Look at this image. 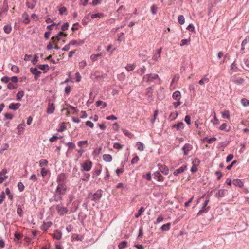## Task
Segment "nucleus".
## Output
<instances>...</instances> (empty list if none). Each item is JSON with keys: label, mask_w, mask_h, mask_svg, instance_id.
Instances as JSON below:
<instances>
[{"label": "nucleus", "mask_w": 249, "mask_h": 249, "mask_svg": "<svg viewBox=\"0 0 249 249\" xmlns=\"http://www.w3.org/2000/svg\"><path fill=\"white\" fill-rule=\"evenodd\" d=\"M55 208L58 214L61 216L68 213H69L70 212V210L67 207H65L62 203L56 205Z\"/></svg>", "instance_id": "f257e3e1"}, {"label": "nucleus", "mask_w": 249, "mask_h": 249, "mask_svg": "<svg viewBox=\"0 0 249 249\" xmlns=\"http://www.w3.org/2000/svg\"><path fill=\"white\" fill-rule=\"evenodd\" d=\"M21 106L20 103H12L9 106V108L11 110H16L18 109Z\"/></svg>", "instance_id": "dca6fc26"}, {"label": "nucleus", "mask_w": 249, "mask_h": 249, "mask_svg": "<svg viewBox=\"0 0 249 249\" xmlns=\"http://www.w3.org/2000/svg\"><path fill=\"white\" fill-rule=\"evenodd\" d=\"M39 166H47L48 161L46 159H41L39 162Z\"/></svg>", "instance_id": "a18cd8bd"}, {"label": "nucleus", "mask_w": 249, "mask_h": 249, "mask_svg": "<svg viewBox=\"0 0 249 249\" xmlns=\"http://www.w3.org/2000/svg\"><path fill=\"white\" fill-rule=\"evenodd\" d=\"M146 71V68L144 66H142L137 70V73L140 75H143Z\"/></svg>", "instance_id": "4c0bfd02"}, {"label": "nucleus", "mask_w": 249, "mask_h": 249, "mask_svg": "<svg viewBox=\"0 0 249 249\" xmlns=\"http://www.w3.org/2000/svg\"><path fill=\"white\" fill-rule=\"evenodd\" d=\"M241 104L244 107H247L249 106V100L246 98H242L241 100Z\"/></svg>", "instance_id": "de8ad7c7"}, {"label": "nucleus", "mask_w": 249, "mask_h": 249, "mask_svg": "<svg viewBox=\"0 0 249 249\" xmlns=\"http://www.w3.org/2000/svg\"><path fill=\"white\" fill-rule=\"evenodd\" d=\"M219 129L221 130H225L226 132H229L230 131V128L227 129V124L226 123L222 124L220 126Z\"/></svg>", "instance_id": "c03bdc74"}, {"label": "nucleus", "mask_w": 249, "mask_h": 249, "mask_svg": "<svg viewBox=\"0 0 249 249\" xmlns=\"http://www.w3.org/2000/svg\"><path fill=\"white\" fill-rule=\"evenodd\" d=\"M227 191L225 189H220L216 193L215 196L218 198L223 197L225 196Z\"/></svg>", "instance_id": "4be33fe9"}, {"label": "nucleus", "mask_w": 249, "mask_h": 249, "mask_svg": "<svg viewBox=\"0 0 249 249\" xmlns=\"http://www.w3.org/2000/svg\"><path fill=\"white\" fill-rule=\"evenodd\" d=\"M59 13L60 15H67V9L65 7L60 8L59 9Z\"/></svg>", "instance_id": "4d7b16f0"}, {"label": "nucleus", "mask_w": 249, "mask_h": 249, "mask_svg": "<svg viewBox=\"0 0 249 249\" xmlns=\"http://www.w3.org/2000/svg\"><path fill=\"white\" fill-rule=\"evenodd\" d=\"M154 178L158 181H163L164 178L159 172H156L153 174Z\"/></svg>", "instance_id": "2eb2a0df"}, {"label": "nucleus", "mask_w": 249, "mask_h": 249, "mask_svg": "<svg viewBox=\"0 0 249 249\" xmlns=\"http://www.w3.org/2000/svg\"><path fill=\"white\" fill-rule=\"evenodd\" d=\"M181 97L180 92L178 90L176 91L172 94V98L176 100H180Z\"/></svg>", "instance_id": "b1692460"}, {"label": "nucleus", "mask_w": 249, "mask_h": 249, "mask_svg": "<svg viewBox=\"0 0 249 249\" xmlns=\"http://www.w3.org/2000/svg\"><path fill=\"white\" fill-rule=\"evenodd\" d=\"M123 145L120 144L118 142H115L113 144V147L116 149H121L123 148Z\"/></svg>", "instance_id": "338daca9"}, {"label": "nucleus", "mask_w": 249, "mask_h": 249, "mask_svg": "<svg viewBox=\"0 0 249 249\" xmlns=\"http://www.w3.org/2000/svg\"><path fill=\"white\" fill-rule=\"evenodd\" d=\"M89 14L85 16L82 20V23L83 25H86L89 21Z\"/></svg>", "instance_id": "473e14b6"}, {"label": "nucleus", "mask_w": 249, "mask_h": 249, "mask_svg": "<svg viewBox=\"0 0 249 249\" xmlns=\"http://www.w3.org/2000/svg\"><path fill=\"white\" fill-rule=\"evenodd\" d=\"M232 81L237 85H241L244 82V79L241 77H233Z\"/></svg>", "instance_id": "a878e982"}, {"label": "nucleus", "mask_w": 249, "mask_h": 249, "mask_svg": "<svg viewBox=\"0 0 249 249\" xmlns=\"http://www.w3.org/2000/svg\"><path fill=\"white\" fill-rule=\"evenodd\" d=\"M66 192L67 186L66 185L58 184L55 193H56L57 194H60L63 196L66 193Z\"/></svg>", "instance_id": "39448f33"}, {"label": "nucleus", "mask_w": 249, "mask_h": 249, "mask_svg": "<svg viewBox=\"0 0 249 249\" xmlns=\"http://www.w3.org/2000/svg\"><path fill=\"white\" fill-rule=\"evenodd\" d=\"M30 71L34 75V79L36 80L40 76L41 71L37 70V68H31Z\"/></svg>", "instance_id": "6e6552de"}, {"label": "nucleus", "mask_w": 249, "mask_h": 249, "mask_svg": "<svg viewBox=\"0 0 249 249\" xmlns=\"http://www.w3.org/2000/svg\"><path fill=\"white\" fill-rule=\"evenodd\" d=\"M67 34L62 32H59L55 36H53L51 38V40L55 43H57L60 40L62 39L63 37H66Z\"/></svg>", "instance_id": "20e7f679"}, {"label": "nucleus", "mask_w": 249, "mask_h": 249, "mask_svg": "<svg viewBox=\"0 0 249 249\" xmlns=\"http://www.w3.org/2000/svg\"><path fill=\"white\" fill-rule=\"evenodd\" d=\"M6 193L8 196V198L10 199L11 200H12L13 199V195L10 193V189L9 188H7L6 189Z\"/></svg>", "instance_id": "680f3d73"}, {"label": "nucleus", "mask_w": 249, "mask_h": 249, "mask_svg": "<svg viewBox=\"0 0 249 249\" xmlns=\"http://www.w3.org/2000/svg\"><path fill=\"white\" fill-rule=\"evenodd\" d=\"M102 55V53H98V54H92L91 56H90V59L91 60L94 62V61H95L97 60V57H100Z\"/></svg>", "instance_id": "09e8293b"}, {"label": "nucleus", "mask_w": 249, "mask_h": 249, "mask_svg": "<svg viewBox=\"0 0 249 249\" xmlns=\"http://www.w3.org/2000/svg\"><path fill=\"white\" fill-rule=\"evenodd\" d=\"M159 78V75L155 73H150L144 75L142 81L145 82H150Z\"/></svg>", "instance_id": "7ed1b4c3"}, {"label": "nucleus", "mask_w": 249, "mask_h": 249, "mask_svg": "<svg viewBox=\"0 0 249 249\" xmlns=\"http://www.w3.org/2000/svg\"><path fill=\"white\" fill-rule=\"evenodd\" d=\"M3 30L6 34H9L12 31V26L9 24L5 25L3 27Z\"/></svg>", "instance_id": "f704fd0d"}, {"label": "nucleus", "mask_w": 249, "mask_h": 249, "mask_svg": "<svg viewBox=\"0 0 249 249\" xmlns=\"http://www.w3.org/2000/svg\"><path fill=\"white\" fill-rule=\"evenodd\" d=\"M62 233L60 230H56L54 231V233L53 234V237L56 240H60L62 238Z\"/></svg>", "instance_id": "4468645a"}, {"label": "nucleus", "mask_w": 249, "mask_h": 249, "mask_svg": "<svg viewBox=\"0 0 249 249\" xmlns=\"http://www.w3.org/2000/svg\"><path fill=\"white\" fill-rule=\"evenodd\" d=\"M249 42V35L247 36L242 41L241 43V50L243 51L245 50V46Z\"/></svg>", "instance_id": "c756f323"}, {"label": "nucleus", "mask_w": 249, "mask_h": 249, "mask_svg": "<svg viewBox=\"0 0 249 249\" xmlns=\"http://www.w3.org/2000/svg\"><path fill=\"white\" fill-rule=\"evenodd\" d=\"M52 223L50 221L47 222H44L43 224L41 226L40 229L42 231H46L49 229V228L52 226Z\"/></svg>", "instance_id": "a211bd4d"}, {"label": "nucleus", "mask_w": 249, "mask_h": 249, "mask_svg": "<svg viewBox=\"0 0 249 249\" xmlns=\"http://www.w3.org/2000/svg\"><path fill=\"white\" fill-rule=\"evenodd\" d=\"M17 88V84H15L14 83H12V82H9L8 84V85H7V88L10 89V90H12V89H15Z\"/></svg>", "instance_id": "37998d69"}, {"label": "nucleus", "mask_w": 249, "mask_h": 249, "mask_svg": "<svg viewBox=\"0 0 249 249\" xmlns=\"http://www.w3.org/2000/svg\"><path fill=\"white\" fill-rule=\"evenodd\" d=\"M101 105H102V107H101L102 109L104 108L107 106V104L106 102H103L101 100H98L96 102V105L97 107H99Z\"/></svg>", "instance_id": "ea45409f"}, {"label": "nucleus", "mask_w": 249, "mask_h": 249, "mask_svg": "<svg viewBox=\"0 0 249 249\" xmlns=\"http://www.w3.org/2000/svg\"><path fill=\"white\" fill-rule=\"evenodd\" d=\"M67 127L64 123H62L59 126L58 128L57 129L58 132H63L65 130H66Z\"/></svg>", "instance_id": "79ce46f5"}, {"label": "nucleus", "mask_w": 249, "mask_h": 249, "mask_svg": "<svg viewBox=\"0 0 249 249\" xmlns=\"http://www.w3.org/2000/svg\"><path fill=\"white\" fill-rule=\"evenodd\" d=\"M90 175L89 173H84L81 178V179L83 181H87L89 180Z\"/></svg>", "instance_id": "8fccbe9b"}, {"label": "nucleus", "mask_w": 249, "mask_h": 249, "mask_svg": "<svg viewBox=\"0 0 249 249\" xmlns=\"http://www.w3.org/2000/svg\"><path fill=\"white\" fill-rule=\"evenodd\" d=\"M143 178H145L148 181H150L151 180V174L150 172L147 173L145 175H143Z\"/></svg>", "instance_id": "774afa93"}, {"label": "nucleus", "mask_w": 249, "mask_h": 249, "mask_svg": "<svg viewBox=\"0 0 249 249\" xmlns=\"http://www.w3.org/2000/svg\"><path fill=\"white\" fill-rule=\"evenodd\" d=\"M187 166L185 165H183L180 167L179 168L176 169L173 172V175L175 176H178V174L183 173L186 169Z\"/></svg>", "instance_id": "f8f14e48"}, {"label": "nucleus", "mask_w": 249, "mask_h": 249, "mask_svg": "<svg viewBox=\"0 0 249 249\" xmlns=\"http://www.w3.org/2000/svg\"><path fill=\"white\" fill-rule=\"evenodd\" d=\"M102 190L101 189L98 190L93 195L91 193H89L88 195L89 198H90V196H92L91 198V200L94 201L95 202H97L102 196Z\"/></svg>", "instance_id": "f03ea898"}, {"label": "nucleus", "mask_w": 249, "mask_h": 249, "mask_svg": "<svg viewBox=\"0 0 249 249\" xmlns=\"http://www.w3.org/2000/svg\"><path fill=\"white\" fill-rule=\"evenodd\" d=\"M101 173V169H96V170H94L93 172H92V177L93 178H94L95 176H99Z\"/></svg>", "instance_id": "6e6d98bb"}, {"label": "nucleus", "mask_w": 249, "mask_h": 249, "mask_svg": "<svg viewBox=\"0 0 249 249\" xmlns=\"http://www.w3.org/2000/svg\"><path fill=\"white\" fill-rule=\"evenodd\" d=\"M159 168L161 172L163 174L167 175L169 172V169L165 165H159Z\"/></svg>", "instance_id": "f3484780"}, {"label": "nucleus", "mask_w": 249, "mask_h": 249, "mask_svg": "<svg viewBox=\"0 0 249 249\" xmlns=\"http://www.w3.org/2000/svg\"><path fill=\"white\" fill-rule=\"evenodd\" d=\"M104 16V14L103 13H97L91 15V18L92 19L96 18H101Z\"/></svg>", "instance_id": "72a5a7b5"}, {"label": "nucleus", "mask_w": 249, "mask_h": 249, "mask_svg": "<svg viewBox=\"0 0 249 249\" xmlns=\"http://www.w3.org/2000/svg\"><path fill=\"white\" fill-rule=\"evenodd\" d=\"M162 48H160L156 50V52L152 56V59L155 61H157L161 57Z\"/></svg>", "instance_id": "9d476101"}, {"label": "nucleus", "mask_w": 249, "mask_h": 249, "mask_svg": "<svg viewBox=\"0 0 249 249\" xmlns=\"http://www.w3.org/2000/svg\"><path fill=\"white\" fill-rule=\"evenodd\" d=\"M210 206H207V207L202 206V208L199 210V211L198 212L197 215H200L203 213H206L208 212V211L210 210Z\"/></svg>", "instance_id": "412c9836"}, {"label": "nucleus", "mask_w": 249, "mask_h": 249, "mask_svg": "<svg viewBox=\"0 0 249 249\" xmlns=\"http://www.w3.org/2000/svg\"><path fill=\"white\" fill-rule=\"evenodd\" d=\"M193 146L189 143H185L182 148L184 155L186 156L189 152L192 149Z\"/></svg>", "instance_id": "1a4fd4ad"}, {"label": "nucleus", "mask_w": 249, "mask_h": 249, "mask_svg": "<svg viewBox=\"0 0 249 249\" xmlns=\"http://www.w3.org/2000/svg\"><path fill=\"white\" fill-rule=\"evenodd\" d=\"M127 244V242L125 241H122L118 245V247L119 249H123L126 246Z\"/></svg>", "instance_id": "13d9d810"}, {"label": "nucleus", "mask_w": 249, "mask_h": 249, "mask_svg": "<svg viewBox=\"0 0 249 249\" xmlns=\"http://www.w3.org/2000/svg\"><path fill=\"white\" fill-rule=\"evenodd\" d=\"M66 145L68 146L69 149H74L75 147V144L72 142H69L67 143H66Z\"/></svg>", "instance_id": "bf43d9fd"}, {"label": "nucleus", "mask_w": 249, "mask_h": 249, "mask_svg": "<svg viewBox=\"0 0 249 249\" xmlns=\"http://www.w3.org/2000/svg\"><path fill=\"white\" fill-rule=\"evenodd\" d=\"M66 179V176L64 173L59 174L57 178V183L58 184H65V180Z\"/></svg>", "instance_id": "0eeeda50"}, {"label": "nucleus", "mask_w": 249, "mask_h": 249, "mask_svg": "<svg viewBox=\"0 0 249 249\" xmlns=\"http://www.w3.org/2000/svg\"><path fill=\"white\" fill-rule=\"evenodd\" d=\"M53 198L55 202L61 201L63 200V196L60 194H57L56 193H54Z\"/></svg>", "instance_id": "393cba45"}, {"label": "nucleus", "mask_w": 249, "mask_h": 249, "mask_svg": "<svg viewBox=\"0 0 249 249\" xmlns=\"http://www.w3.org/2000/svg\"><path fill=\"white\" fill-rule=\"evenodd\" d=\"M24 95V92L23 91H20L18 92L16 95L17 100L18 101H21Z\"/></svg>", "instance_id": "a19ab883"}, {"label": "nucleus", "mask_w": 249, "mask_h": 249, "mask_svg": "<svg viewBox=\"0 0 249 249\" xmlns=\"http://www.w3.org/2000/svg\"><path fill=\"white\" fill-rule=\"evenodd\" d=\"M24 122H23L21 124H19L17 126V130H18V134H20L24 130Z\"/></svg>", "instance_id": "e433bc0d"}, {"label": "nucleus", "mask_w": 249, "mask_h": 249, "mask_svg": "<svg viewBox=\"0 0 249 249\" xmlns=\"http://www.w3.org/2000/svg\"><path fill=\"white\" fill-rule=\"evenodd\" d=\"M171 223H167L166 224L163 225L161 227V229L162 231H168L170 228Z\"/></svg>", "instance_id": "58836bf2"}, {"label": "nucleus", "mask_w": 249, "mask_h": 249, "mask_svg": "<svg viewBox=\"0 0 249 249\" xmlns=\"http://www.w3.org/2000/svg\"><path fill=\"white\" fill-rule=\"evenodd\" d=\"M36 3V0H28L26 2L27 7L31 9H33Z\"/></svg>", "instance_id": "ddd939ff"}, {"label": "nucleus", "mask_w": 249, "mask_h": 249, "mask_svg": "<svg viewBox=\"0 0 249 249\" xmlns=\"http://www.w3.org/2000/svg\"><path fill=\"white\" fill-rule=\"evenodd\" d=\"M9 147V144L8 143H4L3 145L1 146V148H0V153H2L3 152Z\"/></svg>", "instance_id": "864d4df0"}, {"label": "nucleus", "mask_w": 249, "mask_h": 249, "mask_svg": "<svg viewBox=\"0 0 249 249\" xmlns=\"http://www.w3.org/2000/svg\"><path fill=\"white\" fill-rule=\"evenodd\" d=\"M209 81V79L207 77V75H205L203 78L199 81L198 83L201 85H203L205 84V83H208Z\"/></svg>", "instance_id": "7c9ffc66"}, {"label": "nucleus", "mask_w": 249, "mask_h": 249, "mask_svg": "<svg viewBox=\"0 0 249 249\" xmlns=\"http://www.w3.org/2000/svg\"><path fill=\"white\" fill-rule=\"evenodd\" d=\"M103 159L105 161L107 162H110L112 160V157L110 154H104Z\"/></svg>", "instance_id": "cd10ccee"}, {"label": "nucleus", "mask_w": 249, "mask_h": 249, "mask_svg": "<svg viewBox=\"0 0 249 249\" xmlns=\"http://www.w3.org/2000/svg\"><path fill=\"white\" fill-rule=\"evenodd\" d=\"M145 209L143 207H141L138 211L137 213L135 215L136 218H138L143 212H144Z\"/></svg>", "instance_id": "052dcab7"}, {"label": "nucleus", "mask_w": 249, "mask_h": 249, "mask_svg": "<svg viewBox=\"0 0 249 249\" xmlns=\"http://www.w3.org/2000/svg\"><path fill=\"white\" fill-rule=\"evenodd\" d=\"M153 90L152 87H148L146 89V95L149 98H150L151 100H153Z\"/></svg>", "instance_id": "bb28decb"}, {"label": "nucleus", "mask_w": 249, "mask_h": 249, "mask_svg": "<svg viewBox=\"0 0 249 249\" xmlns=\"http://www.w3.org/2000/svg\"><path fill=\"white\" fill-rule=\"evenodd\" d=\"M121 165H122V168L120 169H117L115 171V172L117 174L118 176H119L120 174L124 172V165L123 163H122Z\"/></svg>", "instance_id": "5fc2aeb1"}, {"label": "nucleus", "mask_w": 249, "mask_h": 249, "mask_svg": "<svg viewBox=\"0 0 249 249\" xmlns=\"http://www.w3.org/2000/svg\"><path fill=\"white\" fill-rule=\"evenodd\" d=\"M84 43V41L83 40H72L70 42V44H71V45L79 46L83 45Z\"/></svg>", "instance_id": "aec40b11"}, {"label": "nucleus", "mask_w": 249, "mask_h": 249, "mask_svg": "<svg viewBox=\"0 0 249 249\" xmlns=\"http://www.w3.org/2000/svg\"><path fill=\"white\" fill-rule=\"evenodd\" d=\"M172 127H176L178 130H180L184 128V124L181 122H178L177 124L174 125Z\"/></svg>", "instance_id": "2f4dec72"}, {"label": "nucleus", "mask_w": 249, "mask_h": 249, "mask_svg": "<svg viewBox=\"0 0 249 249\" xmlns=\"http://www.w3.org/2000/svg\"><path fill=\"white\" fill-rule=\"evenodd\" d=\"M92 166V163L90 161H86L81 165V170L82 171H89Z\"/></svg>", "instance_id": "423d86ee"}, {"label": "nucleus", "mask_w": 249, "mask_h": 249, "mask_svg": "<svg viewBox=\"0 0 249 249\" xmlns=\"http://www.w3.org/2000/svg\"><path fill=\"white\" fill-rule=\"evenodd\" d=\"M79 204V202L78 201V202H77L76 201H73L72 203V206L70 208L69 213H73L75 212L78 208Z\"/></svg>", "instance_id": "9b49d317"}, {"label": "nucleus", "mask_w": 249, "mask_h": 249, "mask_svg": "<svg viewBox=\"0 0 249 249\" xmlns=\"http://www.w3.org/2000/svg\"><path fill=\"white\" fill-rule=\"evenodd\" d=\"M54 109H55V107H54L53 103H49L48 105L47 113L48 114H52L54 112Z\"/></svg>", "instance_id": "5701e85b"}, {"label": "nucleus", "mask_w": 249, "mask_h": 249, "mask_svg": "<svg viewBox=\"0 0 249 249\" xmlns=\"http://www.w3.org/2000/svg\"><path fill=\"white\" fill-rule=\"evenodd\" d=\"M232 184L235 186L242 188L244 186L243 182L239 179H235L232 181Z\"/></svg>", "instance_id": "6ab92c4d"}, {"label": "nucleus", "mask_w": 249, "mask_h": 249, "mask_svg": "<svg viewBox=\"0 0 249 249\" xmlns=\"http://www.w3.org/2000/svg\"><path fill=\"white\" fill-rule=\"evenodd\" d=\"M18 187L20 192H22L24 189V185L21 182H19L18 183Z\"/></svg>", "instance_id": "e2e57ef3"}, {"label": "nucleus", "mask_w": 249, "mask_h": 249, "mask_svg": "<svg viewBox=\"0 0 249 249\" xmlns=\"http://www.w3.org/2000/svg\"><path fill=\"white\" fill-rule=\"evenodd\" d=\"M37 67L39 69L44 71V73L46 72L49 70V67L48 64H39L37 65Z\"/></svg>", "instance_id": "c85d7f7f"}, {"label": "nucleus", "mask_w": 249, "mask_h": 249, "mask_svg": "<svg viewBox=\"0 0 249 249\" xmlns=\"http://www.w3.org/2000/svg\"><path fill=\"white\" fill-rule=\"evenodd\" d=\"M135 68V65L134 64H128L125 67V69L128 71H133Z\"/></svg>", "instance_id": "69168bd1"}, {"label": "nucleus", "mask_w": 249, "mask_h": 249, "mask_svg": "<svg viewBox=\"0 0 249 249\" xmlns=\"http://www.w3.org/2000/svg\"><path fill=\"white\" fill-rule=\"evenodd\" d=\"M136 146L137 147V149L141 151H142L144 149V146L142 143L140 142H136Z\"/></svg>", "instance_id": "49530a36"}, {"label": "nucleus", "mask_w": 249, "mask_h": 249, "mask_svg": "<svg viewBox=\"0 0 249 249\" xmlns=\"http://www.w3.org/2000/svg\"><path fill=\"white\" fill-rule=\"evenodd\" d=\"M158 8L156 5L153 4L151 5V6L150 7V11H151V13L152 14V15H155L157 14V13L158 12Z\"/></svg>", "instance_id": "c9c22d12"}, {"label": "nucleus", "mask_w": 249, "mask_h": 249, "mask_svg": "<svg viewBox=\"0 0 249 249\" xmlns=\"http://www.w3.org/2000/svg\"><path fill=\"white\" fill-rule=\"evenodd\" d=\"M178 23L180 24H183L185 22V19H184V17L183 15H179L178 17Z\"/></svg>", "instance_id": "603ef678"}, {"label": "nucleus", "mask_w": 249, "mask_h": 249, "mask_svg": "<svg viewBox=\"0 0 249 249\" xmlns=\"http://www.w3.org/2000/svg\"><path fill=\"white\" fill-rule=\"evenodd\" d=\"M17 213L20 217H22L23 216V211L19 206L17 208Z\"/></svg>", "instance_id": "0e129e2a"}, {"label": "nucleus", "mask_w": 249, "mask_h": 249, "mask_svg": "<svg viewBox=\"0 0 249 249\" xmlns=\"http://www.w3.org/2000/svg\"><path fill=\"white\" fill-rule=\"evenodd\" d=\"M190 42V39H182L180 41V46H183L185 45H188L189 44Z\"/></svg>", "instance_id": "3c124183"}]
</instances>
